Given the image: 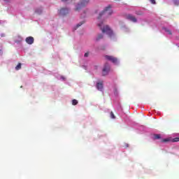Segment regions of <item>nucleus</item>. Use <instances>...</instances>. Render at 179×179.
<instances>
[{
    "label": "nucleus",
    "instance_id": "nucleus-1",
    "mask_svg": "<svg viewBox=\"0 0 179 179\" xmlns=\"http://www.w3.org/2000/svg\"><path fill=\"white\" fill-rule=\"evenodd\" d=\"M98 27H100L102 33H106L108 36H113V31L110 29L108 25L104 26L103 22L98 23Z\"/></svg>",
    "mask_w": 179,
    "mask_h": 179
},
{
    "label": "nucleus",
    "instance_id": "nucleus-2",
    "mask_svg": "<svg viewBox=\"0 0 179 179\" xmlns=\"http://www.w3.org/2000/svg\"><path fill=\"white\" fill-rule=\"evenodd\" d=\"M113 15V10H111V6H108L105 8V9L101 12L98 16V20H100L101 19V16H111Z\"/></svg>",
    "mask_w": 179,
    "mask_h": 179
},
{
    "label": "nucleus",
    "instance_id": "nucleus-3",
    "mask_svg": "<svg viewBox=\"0 0 179 179\" xmlns=\"http://www.w3.org/2000/svg\"><path fill=\"white\" fill-rule=\"evenodd\" d=\"M89 2H90V0H80L76 6V10H80L83 8L87 6Z\"/></svg>",
    "mask_w": 179,
    "mask_h": 179
},
{
    "label": "nucleus",
    "instance_id": "nucleus-4",
    "mask_svg": "<svg viewBox=\"0 0 179 179\" xmlns=\"http://www.w3.org/2000/svg\"><path fill=\"white\" fill-rule=\"evenodd\" d=\"M109 72H110V65L106 63L105 64L103 69L102 70L103 76H106V75H108Z\"/></svg>",
    "mask_w": 179,
    "mask_h": 179
},
{
    "label": "nucleus",
    "instance_id": "nucleus-5",
    "mask_svg": "<svg viewBox=\"0 0 179 179\" xmlns=\"http://www.w3.org/2000/svg\"><path fill=\"white\" fill-rule=\"evenodd\" d=\"M105 58L106 59H108V61H110V62H113V64H117V62H118V59H117L114 56L106 55Z\"/></svg>",
    "mask_w": 179,
    "mask_h": 179
},
{
    "label": "nucleus",
    "instance_id": "nucleus-6",
    "mask_svg": "<svg viewBox=\"0 0 179 179\" xmlns=\"http://www.w3.org/2000/svg\"><path fill=\"white\" fill-rule=\"evenodd\" d=\"M126 19H127V20H130V22H133L134 23H136V22H138V20H136V17H135V16L131 14L127 15Z\"/></svg>",
    "mask_w": 179,
    "mask_h": 179
},
{
    "label": "nucleus",
    "instance_id": "nucleus-7",
    "mask_svg": "<svg viewBox=\"0 0 179 179\" xmlns=\"http://www.w3.org/2000/svg\"><path fill=\"white\" fill-rule=\"evenodd\" d=\"M69 13V10L68 8H63L59 10V15L61 16H65Z\"/></svg>",
    "mask_w": 179,
    "mask_h": 179
},
{
    "label": "nucleus",
    "instance_id": "nucleus-8",
    "mask_svg": "<svg viewBox=\"0 0 179 179\" xmlns=\"http://www.w3.org/2000/svg\"><path fill=\"white\" fill-rule=\"evenodd\" d=\"M25 41L27 44L31 45L34 43V38L33 36H28L26 38Z\"/></svg>",
    "mask_w": 179,
    "mask_h": 179
},
{
    "label": "nucleus",
    "instance_id": "nucleus-9",
    "mask_svg": "<svg viewBox=\"0 0 179 179\" xmlns=\"http://www.w3.org/2000/svg\"><path fill=\"white\" fill-rule=\"evenodd\" d=\"M96 88L98 90H99L100 92L103 91V81L100 82V83H97L96 84Z\"/></svg>",
    "mask_w": 179,
    "mask_h": 179
},
{
    "label": "nucleus",
    "instance_id": "nucleus-10",
    "mask_svg": "<svg viewBox=\"0 0 179 179\" xmlns=\"http://www.w3.org/2000/svg\"><path fill=\"white\" fill-rule=\"evenodd\" d=\"M35 13H37V15H41V13H43V8H36L35 10Z\"/></svg>",
    "mask_w": 179,
    "mask_h": 179
},
{
    "label": "nucleus",
    "instance_id": "nucleus-11",
    "mask_svg": "<svg viewBox=\"0 0 179 179\" xmlns=\"http://www.w3.org/2000/svg\"><path fill=\"white\" fill-rule=\"evenodd\" d=\"M104 37V36L101 34H99L96 36V41H100V40H102V38Z\"/></svg>",
    "mask_w": 179,
    "mask_h": 179
},
{
    "label": "nucleus",
    "instance_id": "nucleus-12",
    "mask_svg": "<svg viewBox=\"0 0 179 179\" xmlns=\"http://www.w3.org/2000/svg\"><path fill=\"white\" fill-rule=\"evenodd\" d=\"M16 71H19V69H22V64H18L17 66H15Z\"/></svg>",
    "mask_w": 179,
    "mask_h": 179
},
{
    "label": "nucleus",
    "instance_id": "nucleus-13",
    "mask_svg": "<svg viewBox=\"0 0 179 179\" xmlns=\"http://www.w3.org/2000/svg\"><path fill=\"white\" fill-rule=\"evenodd\" d=\"M72 104H73V106H76V104H78V100L73 99L72 100Z\"/></svg>",
    "mask_w": 179,
    "mask_h": 179
},
{
    "label": "nucleus",
    "instance_id": "nucleus-14",
    "mask_svg": "<svg viewBox=\"0 0 179 179\" xmlns=\"http://www.w3.org/2000/svg\"><path fill=\"white\" fill-rule=\"evenodd\" d=\"M160 138H161L160 134L154 135V139H160Z\"/></svg>",
    "mask_w": 179,
    "mask_h": 179
},
{
    "label": "nucleus",
    "instance_id": "nucleus-15",
    "mask_svg": "<svg viewBox=\"0 0 179 179\" xmlns=\"http://www.w3.org/2000/svg\"><path fill=\"white\" fill-rule=\"evenodd\" d=\"M164 30H165V31H166V33H168V34H170V35L173 34L171 33V31H170L169 29L165 28Z\"/></svg>",
    "mask_w": 179,
    "mask_h": 179
},
{
    "label": "nucleus",
    "instance_id": "nucleus-16",
    "mask_svg": "<svg viewBox=\"0 0 179 179\" xmlns=\"http://www.w3.org/2000/svg\"><path fill=\"white\" fill-rule=\"evenodd\" d=\"M85 23V21H82L81 22L78 23L77 25H76V27H80V26H82V24H83Z\"/></svg>",
    "mask_w": 179,
    "mask_h": 179
},
{
    "label": "nucleus",
    "instance_id": "nucleus-17",
    "mask_svg": "<svg viewBox=\"0 0 179 179\" xmlns=\"http://www.w3.org/2000/svg\"><path fill=\"white\" fill-rule=\"evenodd\" d=\"M173 3L176 6H178V5H179V0H174Z\"/></svg>",
    "mask_w": 179,
    "mask_h": 179
},
{
    "label": "nucleus",
    "instance_id": "nucleus-18",
    "mask_svg": "<svg viewBox=\"0 0 179 179\" xmlns=\"http://www.w3.org/2000/svg\"><path fill=\"white\" fill-rule=\"evenodd\" d=\"M110 118H112L113 120L115 118V115H114V113H113V112H110Z\"/></svg>",
    "mask_w": 179,
    "mask_h": 179
},
{
    "label": "nucleus",
    "instance_id": "nucleus-19",
    "mask_svg": "<svg viewBox=\"0 0 179 179\" xmlns=\"http://www.w3.org/2000/svg\"><path fill=\"white\" fill-rule=\"evenodd\" d=\"M173 142H178L179 141V138H175L172 141Z\"/></svg>",
    "mask_w": 179,
    "mask_h": 179
},
{
    "label": "nucleus",
    "instance_id": "nucleus-20",
    "mask_svg": "<svg viewBox=\"0 0 179 179\" xmlns=\"http://www.w3.org/2000/svg\"><path fill=\"white\" fill-rule=\"evenodd\" d=\"M150 2L155 5V3H156V0H150Z\"/></svg>",
    "mask_w": 179,
    "mask_h": 179
},
{
    "label": "nucleus",
    "instance_id": "nucleus-21",
    "mask_svg": "<svg viewBox=\"0 0 179 179\" xmlns=\"http://www.w3.org/2000/svg\"><path fill=\"white\" fill-rule=\"evenodd\" d=\"M84 57H89V52L85 53Z\"/></svg>",
    "mask_w": 179,
    "mask_h": 179
},
{
    "label": "nucleus",
    "instance_id": "nucleus-22",
    "mask_svg": "<svg viewBox=\"0 0 179 179\" xmlns=\"http://www.w3.org/2000/svg\"><path fill=\"white\" fill-rule=\"evenodd\" d=\"M162 142H169V138L163 139Z\"/></svg>",
    "mask_w": 179,
    "mask_h": 179
},
{
    "label": "nucleus",
    "instance_id": "nucleus-23",
    "mask_svg": "<svg viewBox=\"0 0 179 179\" xmlns=\"http://www.w3.org/2000/svg\"><path fill=\"white\" fill-rule=\"evenodd\" d=\"M62 2H69V1H72V0H62Z\"/></svg>",
    "mask_w": 179,
    "mask_h": 179
},
{
    "label": "nucleus",
    "instance_id": "nucleus-24",
    "mask_svg": "<svg viewBox=\"0 0 179 179\" xmlns=\"http://www.w3.org/2000/svg\"><path fill=\"white\" fill-rule=\"evenodd\" d=\"M5 36V34H2L0 35V37H4Z\"/></svg>",
    "mask_w": 179,
    "mask_h": 179
},
{
    "label": "nucleus",
    "instance_id": "nucleus-25",
    "mask_svg": "<svg viewBox=\"0 0 179 179\" xmlns=\"http://www.w3.org/2000/svg\"><path fill=\"white\" fill-rule=\"evenodd\" d=\"M115 1H121V0H115Z\"/></svg>",
    "mask_w": 179,
    "mask_h": 179
},
{
    "label": "nucleus",
    "instance_id": "nucleus-26",
    "mask_svg": "<svg viewBox=\"0 0 179 179\" xmlns=\"http://www.w3.org/2000/svg\"><path fill=\"white\" fill-rule=\"evenodd\" d=\"M137 15H142V14L137 13Z\"/></svg>",
    "mask_w": 179,
    "mask_h": 179
}]
</instances>
